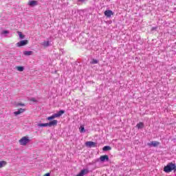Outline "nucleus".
I'll return each mask as SVG.
<instances>
[{"instance_id":"23","label":"nucleus","mask_w":176,"mask_h":176,"mask_svg":"<svg viewBox=\"0 0 176 176\" xmlns=\"http://www.w3.org/2000/svg\"><path fill=\"white\" fill-rule=\"evenodd\" d=\"M78 2H80L81 3H84V2H87L88 0H77Z\"/></svg>"},{"instance_id":"4","label":"nucleus","mask_w":176,"mask_h":176,"mask_svg":"<svg viewBox=\"0 0 176 176\" xmlns=\"http://www.w3.org/2000/svg\"><path fill=\"white\" fill-rule=\"evenodd\" d=\"M28 44V40H22L16 43L18 47H21V46H25Z\"/></svg>"},{"instance_id":"15","label":"nucleus","mask_w":176,"mask_h":176,"mask_svg":"<svg viewBox=\"0 0 176 176\" xmlns=\"http://www.w3.org/2000/svg\"><path fill=\"white\" fill-rule=\"evenodd\" d=\"M136 127H138V129L140 130L141 129H144V124L143 122H139L138 124H137Z\"/></svg>"},{"instance_id":"25","label":"nucleus","mask_w":176,"mask_h":176,"mask_svg":"<svg viewBox=\"0 0 176 176\" xmlns=\"http://www.w3.org/2000/svg\"><path fill=\"white\" fill-rule=\"evenodd\" d=\"M156 28H157L156 27H155V28H152V29H151V30H152V31H155V30H156Z\"/></svg>"},{"instance_id":"16","label":"nucleus","mask_w":176,"mask_h":176,"mask_svg":"<svg viewBox=\"0 0 176 176\" xmlns=\"http://www.w3.org/2000/svg\"><path fill=\"white\" fill-rule=\"evenodd\" d=\"M8 164V162L6 161H0V168H2V167H5Z\"/></svg>"},{"instance_id":"21","label":"nucleus","mask_w":176,"mask_h":176,"mask_svg":"<svg viewBox=\"0 0 176 176\" xmlns=\"http://www.w3.org/2000/svg\"><path fill=\"white\" fill-rule=\"evenodd\" d=\"M79 129H80V133H86V129H85V126H80Z\"/></svg>"},{"instance_id":"9","label":"nucleus","mask_w":176,"mask_h":176,"mask_svg":"<svg viewBox=\"0 0 176 176\" xmlns=\"http://www.w3.org/2000/svg\"><path fill=\"white\" fill-rule=\"evenodd\" d=\"M57 123H58V121H57V120H54L48 122V127H52V126H57Z\"/></svg>"},{"instance_id":"19","label":"nucleus","mask_w":176,"mask_h":176,"mask_svg":"<svg viewBox=\"0 0 176 176\" xmlns=\"http://www.w3.org/2000/svg\"><path fill=\"white\" fill-rule=\"evenodd\" d=\"M16 69H17V71H19V72H23V71H24V67L17 66Z\"/></svg>"},{"instance_id":"5","label":"nucleus","mask_w":176,"mask_h":176,"mask_svg":"<svg viewBox=\"0 0 176 176\" xmlns=\"http://www.w3.org/2000/svg\"><path fill=\"white\" fill-rule=\"evenodd\" d=\"M100 160L102 162V163H104V162H109V156L107 155H101L100 157Z\"/></svg>"},{"instance_id":"14","label":"nucleus","mask_w":176,"mask_h":176,"mask_svg":"<svg viewBox=\"0 0 176 176\" xmlns=\"http://www.w3.org/2000/svg\"><path fill=\"white\" fill-rule=\"evenodd\" d=\"M38 127H49V123H39L37 124Z\"/></svg>"},{"instance_id":"1","label":"nucleus","mask_w":176,"mask_h":176,"mask_svg":"<svg viewBox=\"0 0 176 176\" xmlns=\"http://www.w3.org/2000/svg\"><path fill=\"white\" fill-rule=\"evenodd\" d=\"M176 165L173 162L168 163L166 166L164 167V173H171V171L175 170Z\"/></svg>"},{"instance_id":"24","label":"nucleus","mask_w":176,"mask_h":176,"mask_svg":"<svg viewBox=\"0 0 176 176\" xmlns=\"http://www.w3.org/2000/svg\"><path fill=\"white\" fill-rule=\"evenodd\" d=\"M30 101H32L33 102H36V99L35 98H32L30 99Z\"/></svg>"},{"instance_id":"8","label":"nucleus","mask_w":176,"mask_h":176,"mask_svg":"<svg viewBox=\"0 0 176 176\" xmlns=\"http://www.w3.org/2000/svg\"><path fill=\"white\" fill-rule=\"evenodd\" d=\"M104 16H106V17H111V16H113V12L111 10H107L104 11Z\"/></svg>"},{"instance_id":"20","label":"nucleus","mask_w":176,"mask_h":176,"mask_svg":"<svg viewBox=\"0 0 176 176\" xmlns=\"http://www.w3.org/2000/svg\"><path fill=\"white\" fill-rule=\"evenodd\" d=\"M90 64L94 65V64H98V60L97 59H92L90 62Z\"/></svg>"},{"instance_id":"2","label":"nucleus","mask_w":176,"mask_h":176,"mask_svg":"<svg viewBox=\"0 0 176 176\" xmlns=\"http://www.w3.org/2000/svg\"><path fill=\"white\" fill-rule=\"evenodd\" d=\"M63 113H65V111L60 110L58 113L53 114L52 116L47 118V120H53V119H56V118H60Z\"/></svg>"},{"instance_id":"7","label":"nucleus","mask_w":176,"mask_h":176,"mask_svg":"<svg viewBox=\"0 0 176 176\" xmlns=\"http://www.w3.org/2000/svg\"><path fill=\"white\" fill-rule=\"evenodd\" d=\"M148 146H159V145H160V142H157V141H152L150 143H148Z\"/></svg>"},{"instance_id":"18","label":"nucleus","mask_w":176,"mask_h":176,"mask_svg":"<svg viewBox=\"0 0 176 176\" xmlns=\"http://www.w3.org/2000/svg\"><path fill=\"white\" fill-rule=\"evenodd\" d=\"M8 34H9V31L8 30H3L1 33L2 36H7Z\"/></svg>"},{"instance_id":"22","label":"nucleus","mask_w":176,"mask_h":176,"mask_svg":"<svg viewBox=\"0 0 176 176\" xmlns=\"http://www.w3.org/2000/svg\"><path fill=\"white\" fill-rule=\"evenodd\" d=\"M18 35H19L20 39H24V35L21 32H18Z\"/></svg>"},{"instance_id":"26","label":"nucleus","mask_w":176,"mask_h":176,"mask_svg":"<svg viewBox=\"0 0 176 176\" xmlns=\"http://www.w3.org/2000/svg\"><path fill=\"white\" fill-rule=\"evenodd\" d=\"M21 105H24V104H21Z\"/></svg>"},{"instance_id":"12","label":"nucleus","mask_w":176,"mask_h":176,"mask_svg":"<svg viewBox=\"0 0 176 176\" xmlns=\"http://www.w3.org/2000/svg\"><path fill=\"white\" fill-rule=\"evenodd\" d=\"M23 54L24 56H32V54H34V52L32 51H24Z\"/></svg>"},{"instance_id":"13","label":"nucleus","mask_w":176,"mask_h":176,"mask_svg":"<svg viewBox=\"0 0 176 176\" xmlns=\"http://www.w3.org/2000/svg\"><path fill=\"white\" fill-rule=\"evenodd\" d=\"M112 149V147L110 146H104L102 148V151L104 152H107L108 151H111Z\"/></svg>"},{"instance_id":"3","label":"nucleus","mask_w":176,"mask_h":176,"mask_svg":"<svg viewBox=\"0 0 176 176\" xmlns=\"http://www.w3.org/2000/svg\"><path fill=\"white\" fill-rule=\"evenodd\" d=\"M31 140L30 138H28V136L23 137L21 140H19V144L20 145H23V146H25L28 142H30Z\"/></svg>"},{"instance_id":"17","label":"nucleus","mask_w":176,"mask_h":176,"mask_svg":"<svg viewBox=\"0 0 176 176\" xmlns=\"http://www.w3.org/2000/svg\"><path fill=\"white\" fill-rule=\"evenodd\" d=\"M43 46H44L45 47H49V46H50V41H44L43 43Z\"/></svg>"},{"instance_id":"6","label":"nucleus","mask_w":176,"mask_h":176,"mask_svg":"<svg viewBox=\"0 0 176 176\" xmlns=\"http://www.w3.org/2000/svg\"><path fill=\"white\" fill-rule=\"evenodd\" d=\"M85 145L89 148H96V146H97V143L94 142H87Z\"/></svg>"},{"instance_id":"11","label":"nucleus","mask_w":176,"mask_h":176,"mask_svg":"<svg viewBox=\"0 0 176 176\" xmlns=\"http://www.w3.org/2000/svg\"><path fill=\"white\" fill-rule=\"evenodd\" d=\"M24 111H25L24 109H18V111H14V114L15 115V116H17V115H20V113H23V112H24Z\"/></svg>"},{"instance_id":"10","label":"nucleus","mask_w":176,"mask_h":176,"mask_svg":"<svg viewBox=\"0 0 176 176\" xmlns=\"http://www.w3.org/2000/svg\"><path fill=\"white\" fill-rule=\"evenodd\" d=\"M28 5H29V6H32V7L37 6L38 1L32 0V1H29Z\"/></svg>"}]
</instances>
